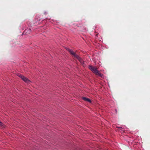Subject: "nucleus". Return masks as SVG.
<instances>
[{
  "mask_svg": "<svg viewBox=\"0 0 150 150\" xmlns=\"http://www.w3.org/2000/svg\"><path fill=\"white\" fill-rule=\"evenodd\" d=\"M82 99L86 101H88L89 103L91 102V101L90 100V99L88 98H86L85 97H83L82 98Z\"/></svg>",
  "mask_w": 150,
  "mask_h": 150,
  "instance_id": "nucleus-9",
  "label": "nucleus"
},
{
  "mask_svg": "<svg viewBox=\"0 0 150 150\" xmlns=\"http://www.w3.org/2000/svg\"><path fill=\"white\" fill-rule=\"evenodd\" d=\"M116 128L119 129L118 130V131L121 133L124 132L125 131L124 129L121 127H116Z\"/></svg>",
  "mask_w": 150,
  "mask_h": 150,
  "instance_id": "nucleus-7",
  "label": "nucleus"
},
{
  "mask_svg": "<svg viewBox=\"0 0 150 150\" xmlns=\"http://www.w3.org/2000/svg\"><path fill=\"white\" fill-rule=\"evenodd\" d=\"M88 67L89 69L94 73H95L96 75H98L101 77H102L103 76V74H101L95 67L91 65H89Z\"/></svg>",
  "mask_w": 150,
  "mask_h": 150,
  "instance_id": "nucleus-1",
  "label": "nucleus"
},
{
  "mask_svg": "<svg viewBox=\"0 0 150 150\" xmlns=\"http://www.w3.org/2000/svg\"><path fill=\"white\" fill-rule=\"evenodd\" d=\"M77 58L80 62L82 64H83L84 63V62L83 59L80 57L78 55L76 56V57Z\"/></svg>",
  "mask_w": 150,
  "mask_h": 150,
  "instance_id": "nucleus-8",
  "label": "nucleus"
},
{
  "mask_svg": "<svg viewBox=\"0 0 150 150\" xmlns=\"http://www.w3.org/2000/svg\"><path fill=\"white\" fill-rule=\"evenodd\" d=\"M31 32V29L30 28L25 29L23 32V34L28 35Z\"/></svg>",
  "mask_w": 150,
  "mask_h": 150,
  "instance_id": "nucleus-6",
  "label": "nucleus"
},
{
  "mask_svg": "<svg viewBox=\"0 0 150 150\" xmlns=\"http://www.w3.org/2000/svg\"><path fill=\"white\" fill-rule=\"evenodd\" d=\"M66 50L68 51L70 53V54H71L73 55L74 57L76 58V56L78 55L72 50L70 49L69 48H66Z\"/></svg>",
  "mask_w": 150,
  "mask_h": 150,
  "instance_id": "nucleus-5",
  "label": "nucleus"
},
{
  "mask_svg": "<svg viewBox=\"0 0 150 150\" xmlns=\"http://www.w3.org/2000/svg\"><path fill=\"white\" fill-rule=\"evenodd\" d=\"M88 67L89 69L94 73H95L96 75H98L101 77H102L103 76V74H101L95 67L91 65H89Z\"/></svg>",
  "mask_w": 150,
  "mask_h": 150,
  "instance_id": "nucleus-2",
  "label": "nucleus"
},
{
  "mask_svg": "<svg viewBox=\"0 0 150 150\" xmlns=\"http://www.w3.org/2000/svg\"><path fill=\"white\" fill-rule=\"evenodd\" d=\"M18 76L20 77L23 81L25 82L28 83L30 81L27 78L21 74H19Z\"/></svg>",
  "mask_w": 150,
  "mask_h": 150,
  "instance_id": "nucleus-4",
  "label": "nucleus"
},
{
  "mask_svg": "<svg viewBox=\"0 0 150 150\" xmlns=\"http://www.w3.org/2000/svg\"><path fill=\"white\" fill-rule=\"evenodd\" d=\"M88 67L89 69L94 73H95L96 75H98L101 77H102L103 76V74H101L95 67L91 65H89Z\"/></svg>",
  "mask_w": 150,
  "mask_h": 150,
  "instance_id": "nucleus-3",
  "label": "nucleus"
},
{
  "mask_svg": "<svg viewBox=\"0 0 150 150\" xmlns=\"http://www.w3.org/2000/svg\"><path fill=\"white\" fill-rule=\"evenodd\" d=\"M0 126H1V127H3L4 126L3 123L0 121Z\"/></svg>",
  "mask_w": 150,
  "mask_h": 150,
  "instance_id": "nucleus-10",
  "label": "nucleus"
}]
</instances>
